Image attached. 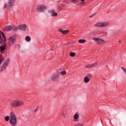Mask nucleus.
I'll use <instances>...</instances> for the list:
<instances>
[{"label":"nucleus","mask_w":126,"mask_h":126,"mask_svg":"<svg viewBox=\"0 0 126 126\" xmlns=\"http://www.w3.org/2000/svg\"><path fill=\"white\" fill-rule=\"evenodd\" d=\"M10 124L12 126H16L17 125V118L15 113L11 112L10 116Z\"/></svg>","instance_id":"obj_1"},{"label":"nucleus","mask_w":126,"mask_h":126,"mask_svg":"<svg viewBox=\"0 0 126 126\" xmlns=\"http://www.w3.org/2000/svg\"><path fill=\"white\" fill-rule=\"evenodd\" d=\"M10 105L13 107V108H18V107L23 106V105H24V102L22 100L15 99L12 102H10Z\"/></svg>","instance_id":"obj_2"},{"label":"nucleus","mask_w":126,"mask_h":126,"mask_svg":"<svg viewBox=\"0 0 126 126\" xmlns=\"http://www.w3.org/2000/svg\"><path fill=\"white\" fill-rule=\"evenodd\" d=\"M16 41V36L12 35L10 36L8 39V43L9 46H12Z\"/></svg>","instance_id":"obj_3"},{"label":"nucleus","mask_w":126,"mask_h":126,"mask_svg":"<svg viewBox=\"0 0 126 126\" xmlns=\"http://www.w3.org/2000/svg\"><path fill=\"white\" fill-rule=\"evenodd\" d=\"M0 44H1V46H0V52H2L6 48V43L3 39L1 38L0 40Z\"/></svg>","instance_id":"obj_4"},{"label":"nucleus","mask_w":126,"mask_h":126,"mask_svg":"<svg viewBox=\"0 0 126 126\" xmlns=\"http://www.w3.org/2000/svg\"><path fill=\"white\" fill-rule=\"evenodd\" d=\"M47 10V6L41 4L37 6V11L39 12H44Z\"/></svg>","instance_id":"obj_5"},{"label":"nucleus","mask_w":126,"mask_h":126,"mask_svg":"<svg viewBox=\"0 0 126 126\" xmlns=\"http://www.w3.org/2000/svg\"><path fill=\"white\" fill-rule=\"evenodd\" d=\"M15 0H8V3L6 4L4 6V9L6 8H11L14 4Z\"/></svg>","instance_id":"obj_6"},{"label":"nucleus","mask_w":126,"mask_h":126,"mask_svg":"<svg viewBox=\"0 0 126 126\" xmlns=\"http://www.w3.org/2000/svg\"><path fill=\"white\" fill-rule=\"evenodd\" d=\"M109 25V22H102V23H98L96 24L94 26L95 27L98 28H103V27H107Z\"/></svg>","instance_id":"obj_7"},{"label":"nucleus","mask_w":126,"mask_h":126,"mask_svg":"<svg viewBox=\"0 0 126 126\" xmlns=\"http://www.w3.org/2000/svg\"><path fill=\"white\" fill-rule=\"evenodd\" d=\"M9 63V59H7L5 60V61L4 62L3 65L2 66L0 71H3V70H5V69L7 67V65H8V63Z\"/></svg>","instance_id":"obj_8"},{"label":"nucleus","mask_w":126,"mask_h":126,"mask_svg":"<svg viewBox=\"0 0 126 126\" xmlns=\"http://www.w3.org/2000/svg\"><path fill=\"white\" fill-rule=\"evenodd\" d=\"M26 28H27V26L25 24H23L22 25H19L17 27V28H15V30H17V29H19L20 30H23V31H25L26 30Z\"/></svg>","instance_id":"obj_9"},{"label":"nucleus","mask_w":126,"mask_h":126,"mask_svg":"<svg viewBox=\"0 0 126 126\" xmlns=\"http://www.w3.org/2000/svg\"><path fill=\"white\" fill-rule=\"evenodd\" d=\"M60 77V73H57L54 75H53L51 77V80H53V81H55L56 80H58Z\"/></svg>","instance_id":"obj_10"},{"label":"nucleus","mask_w":126,"mask_h":126,"mask_svg":"<svg viewBox=\"0 0 126 126\" xmlns=\"http://www.w3.org/2000/svg\"><path fill=\"white\" fill-rule=\"evenodd\" d=\"M97 62H95L93 64L86 65V68H93L94 67H96V66H97Z\"/></svg>","instance_id":"obj_11"},{"label":"nucleus","mask_w":126,"mask_h":126,"mask_svg":"<svg viewBox=\"0 0 126 126\" xmlns=\"http://www.w3.org/2000/svg\"><path fill=\"white\" fill-rule=\"evenodd\" d=\"M94 41H95L97 44H103L104 40L102 39L94 37L93 38Z\"/></svg>","instance_id":"obj_12"},{"label":"nucleus","mask_w":126,"mask_h":126,"mask_svg":"<svg viewBox=\"0 0 126 126\" xmlns=\"http://www.w3.org/2000/svg\"><path fill=\"white\" fill-rule=\"evenodd\" d=\"M91 77H92V75L91 74H89L87 77H85L84 79V81L85 83H88L89 81H90V79H91Z\"/></svg>","instance_id":"obj_13"},{"label":"nucleus","mask_w":126,"mask_h":126,"mask_svg":"<svg viewBox=\"0 0 126 126\" xmlns=\"http://www.w3.org/2000/svg\"><path fill=\"white\" fill-rule=\"evenodd\" d=\"M14 28V26H7L5 27V31H11Z\"/></svg>","instance_id":"obj_14"},{"label":"nucleus","mask_w":126,"mask_h":126,"mask_svg":"<svg viewBox=\"0 0 126 126\" xmlns=\"http://www.w3.org/2000/svg\"><path fill=\"white\" fill-rule=\"evenodd\" d=\"M59 32H60V33H63V35H65L69 32V31H68V30L63 31L62 29H59Z\"/></svg>","instance_id":"obj_15"},{"label":"nucleus","mask_w":126,"mask_h":126,"mask_svg":"<svg viewBox=\"0 0 126 126\" xmlns=\"http://www.w3.org/2000/svg\"><path fill=\"white\" fill-rule=\"evenodd\" d=\"M74 120L73 122H78L79 121V115L78 114H75L73 117Z\"/></svg>","instance_id":"obj_16"},{"label":"nucleus","mask_w":126,"mask_h":126,"mask_svg":"<svg viewBox=\"0 0 126 126\" xmlns=\"http://www.w3.org/2000/svg\"><path fill=\"white\" fill-rule=\"evenodd\" d=\"M50 12H51V13H52L51 14V16H52V17H56L58 16V13L57 12H55V10H51Z\"/></svg>","instance_id":"obj_17"},{"label":"nucleus","mask_w":126,"mask_h":126,"mask_svg":"<svg viewBox=\"0 0 126 126\" xmlns=\"http://www.w3.org/2000/svg\"><path fill=\"white\" fill-rule=\"evenodd\" d=\"M4 61V56H2V55H0V65L1 64V63H2Z\"/></svg>","instance_id":"obj_18"},{"label":"nucleus","mask_w":126,"mask_h":126,"mask_svg":"<svg viewBox=\"0 0 126 126\" xmlns=\"http://www.w3.org/2000/svg\"><path fill=\"white\" fill-rule=\"evenodd\" d=\"M86 42V40L85 39H79V43L80 44H84Z\"/></svg>","instance_id":"obj_19"},{"label":"nucleus","mask_w":126,"mask_h":126,"mask_svg":"<svg viewBox=\"0 0 126 126\" xmlns=\"http://www.w3.org/2000/svg\"><path fill=\"white\" fill-rule=\"evenodd\" d=\"M25 39H26V41H27V42H30V41H31V38L29 36H26Z\"/></svg>","instance_id":"obj_20"},{"label":"nucleus","mask_w":126,"mask_h":126,"mask_svg":"<svg viewBox=\"0 0 126 126\" xmlns=\"http://www.w3.org/2000/svg\"><path fill=\"white\" fill-rule=\"evenodd\" d=\"M38 109H39V106H36L33 107V112H34V113H36V112L38 111Z\"/></svg>","instance_id":"obj_21"},{"label":"nucleus","mask_w":126,"mask_h":126,"mask_svg":"<svg viewBox=\"0 0 126 126\" xmlns=\"http://www.w3.org/2000/svg\"><path fill=\"white\" fill-rule=\"evenodd\" d=\"M61 74H62V75H65L66 74V71H63L62 72H61Z\"/></svg>","instance_id":"obj_22"},{"label":"nucleus","mask_w":126,"mask_h":126,"mask_svg":"<svg viewBox=\"0 0 126 126\" xmlns=\"http://www.w3.org/2000/svg\"><path fill=\"white\" fill-rule=\"evenodd\" d=\"M10 120V119H9V116H6L5 117V121L6 122H8V121H9Z\"/></svg>","instance_id":"obj_23"},{"label":"nucleus","mask_w":126,"mask_h":126,"mask_svg":"<svg viewBox=\"0 0 126 126\" xmlns=\"http://www.w3.org/2000/svg\"><path fill=\"white\" fill-rule=\"evenodd\" d=\"M70 57H74L75 56V53L74 52H71L70 53Z\"/></svg>","instance_id":"obj_24"},{"label":"nucleus","mask_w":126,"mask_h":126,"mask_svg":"<svg viewBox=\"0 0 126 126\" xmlns=\"http://www.w3.org/2000/svg\"><path fill=\"white\" fill-rule=\"evenodd\" d=\"M1 35H2V37H3V38L4 39V41H5H5H6V39H5V35H4V33H3V32H1Z\"/></svg>","instance_id":"obj_25"},{"label":"nucleus","mask_w":126,"mask_h":126,"mask_svg":"<svg viewBox=\"0 0 126 126\" xmlns=\"http://www.w3.org/2000/svg\"><path fill=\"white\" fill-rule=\"evenodd\" d=\"M62 116H63L64 118H65V114H64V113H63Z\"/></svg>","instance_id":"obj_26"},{"label":"nucleus","mask_w":126,"mask_h":126,"mask_svg":"<svg viewBox=\"0 0 126 126\" xmlns=\"http://www.w3.org/2000/svg\"><path fill=\"white\" fill-rule=\"evenodd\" d=\"M1 31H0V38H1Z\"/></svg>","instance_id":"obj_27"},{"label":"nucleus","mask_w":126,"mask_h":126,"mask_svg":"<svg viewBox=\"0 0 126 126\" xmlns=\"http://www.w3.org/2000/svg\"><path fill=\"white\" fill-rule=\"evenodd\" d=\"M85 0H81V1H84Z\"/></svg>","instance_id":"obj_28"},{"label":"nucleus","mask_w":126,"mask_h":126,"mask_svg":"<svg viewBox=\"0 0 126 126\" xmlns=\"http://www.w3.org/2000/svg\"><path fill=\"white\" fill-rule=\"evenodd\" d=\"M71 43H72V44H73V42H72Z\"/></svg>","instance_id":"obj_29"},{"label":"nucleus","mask_w":126,"mask_h":126,"mask_svg":"<svg viewBox=\"0 0 126 126\" xmlns=\"http://www.w3.org/2000/svg\"><path fill=\"white\" fill-rule=\"evenodd\" d=\"M119 42H121V41H119Z\"/></svg>","instance_id":"obj_30"}]
</instances>
